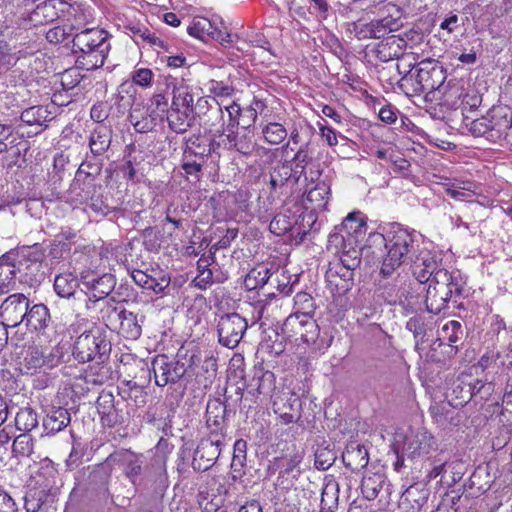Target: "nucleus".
I'll use <instances>...</instances> for the list:
<instances>
[{
    "instance_id": "obj_39",
    "label": "nucleus",
    "mask_w": 512,
    "mask_h": 512,
    "mask_svg": "<svg viewBox=\"0 0 512 512\" xmlns=\"http://www.w3.org/2000/svg\"><path fill=\"white\" fill-rule=\"evenodd\" d=\"M16 270L11 260H8V253L0 257V290L12 289L16 281Z\"/></svg>"
},
{
    "instance_id": "obj_53",
    "label": "nucleus",
    "mask_w": 512,
    "mask_h": 512,
    "mask_svg": "<svg viewBox=\"0 0 512 512\" xmlns=\"http://www.w3.org/2000/svg\"><path fill=\"white\" fill-rule=\"evenodd\" d=\"M301 461L302 456L298 453L290 456L288 459L274 458L271 464L269 465V469L275 471L278 468H284V472L286 474H291L298 469V466L301 463Z\"/></svg>"
},
{
    "instance_id": "obj_28",
    "label": "nucleus",
    "mask_w": 512,
    "mask_h": 512,
    "mask_svg": "<svg viewBox=\"0 0 512 512\" xmlns=\"http://www.w3.org/2000/svg\"><path fill=\"white\" fill-rule=\"evenodd\" d=\"M193 113L194 111L171 106L166 114L170 129L176 133L186 132L193 124Z\"/></svg>"
},
{
    "instance_id": "obj_24",
    "label": "nucleus",
    "mask_w": 512,
    "mask_h": 512,
    "mask_svg": "<svg viewBox=\"0 0 512 512\" xmlns=\"http://www.w3.org/2000/svg\"><path fill=\"white\" fill-rule=\"evenodd\" d=\"M398 27L399 23L396 19L393 17H384L365 24L360 33L364 38L380 39L385 37L387 34L396 31Z\"/></svg>"
},
{
    "instance_id": "obj_59",
    "label": "nucleus",
    "mask_w": 512,
    "mask_h": 512,
    "mask_svg": "<svg viewBox=\"0 0 512 512\" xmlns=\"http://www.w3.org/2000/svg\"><path fill=\"white\" fill-rule=\"evenodd\" d=\"M153 72L147 68H139L132 72L131 79L133 83L141 87H148L151 84Z\"/></svg>"
},
{
    "instance_id": "obj_27",
    "label": "nucleus",
    "mask_w": 512,
    "mask_h": 512,
    "mask_svg": "<svg viewBox=\"0 0 512 512\" xmlns=\"http://www.w3.org/2000/svg\"><path fill=\"white\" fill-rule=\"evenodd\" d=\"M43 260L44 253L42 249L37 245L32 246L30 251V259L28 260L29 267L27 277H25V283L33 286L40 283L44 279Z\"/></svg>"
},
{
    "instance_id": "obj_38",
    "label": "nucleus",
    "mask_w": 512,
    "mask_h": 512,
    "mask_svg": "<svg viewBox=\"0 0 512 512\" xmlns=\"http://www.w3.org/2000/svg\"><path fill=\"white\" fill-rule=\"evenodd\" d=\"M261 130L265 142L270 145H278L282 143L288 135L285 126L279 122L271 121L262 124Z\"/></svg>"
},
{
    "instance_id": "obj_13",
    "label": "nucleus",
    "mask_w": 512,
    "mask_h": 512,
    "mask_svg": "<svg viewBox=\"0 0 512 512\" xmlns=\"http://www.w3.org/2000/svg\"><path fill=\"white\" fill-rule=\"evenodd\" d=\"M79 288L78 278L70 272L61 273L55 277L54 290L61 298L73 299L74 308L80 309L85 307L91 309L89 301L91 298L88 294Z\"/></svg>"
},
{
    "instance_id": "obj_35",
    "label": "nucleus",
    "mask_w": 512,
    "mask_h": 512,
    "mask_svg": "<svg viewBox=\"0 0 512 512\" xmlns=\"http://www.w3.org/2000/svg\"><path fill=\"white\" fill-rule=\"evenodd\" d=\"M171 106L194 111V94L192 89L183 83L174 86Z\"/></svg>"
},
{
    "instance_id": "obj_36",
    "label": "nucleus",
    "mask_w": 512,
    "mask_h": 512,
    "mask_svg": "<svg viewBox=\"0 0 512 512\" xmlns=\"http://www.w3.org/2000/svg\"><path fill=\"white\" fill-rule=\"evenodd\" d=\"M293 182L292 163L284 161L279 163L270 174V185L272 189L284 187L288 183Z\"/></svg>"
},
{
    "instance_id": "obj_29",
    "label": "nucleus",
    "mask_w": 512,
    "mask_h": 512,
    "mask_svg": "<svg viewBox=\"0 0 512 512\" xmlns=\"http://www.w3.org/2000/svg\"><path fill=\"white\" fill-rule=\"evenodd\" d=\"M51 320L49 309L44 304L28 306L24 322L27 327L41 331L47 328Z\"/></svg>"
},
{
    "instance_id": "obj_2",
    "label": "nucleus",
    "mask_w": 512,
    "mask_h": 512,
    "mask_svg": "<svg viewBox=\"0 0 512 512\" xmlns=\"http://www.w3.org/2000/svg\"><path fill=\"white\" fill-rule=\"evenodd\" d=\"M72 43L73 51L79 54L77 63L86 70L102 67L111 48L108 33L96 27L75 33Z\"/></svg>"
},
{
    "instance_id": "obj_18",
    "label": "nucleus",
    "mask_w": 512,
    "mask_h": 512,
    "mask_svg": "<svg viewBox=\"0 0 512 512\" xmlns=\"http://www.w3.org/2000/svg\"><path fill=\"white\" fill-rule=\"evenodd\" d=\"M107 460L114 465L122 467L125 475L132 483H134L135 479L141 474L144 464L142 454H137L125 449L117 450L110 454Z\"/></svg>"
},
{
    "instance_id": "obj_34",
    "label": "nucleus",
    "mask_w": 512,
    "mask_h": 512,
    "mask_svg": "<svg viewBox=\"0 0 512 512\" xmlns=\"http://www.w3.org/2000/svg\"><path fill=\"white\" fill-rule=\"evenodd\" d=\"M187 32L195 38L206 41L211 38L212 34L216 33V26L208 18L197 16L188 26Z\"/></svg>"
},
{
    "instance_id": "obj_15",
    "label": "nucleus",
    "mask_w": 512,
    "mask_h": 512,
    "mask_svg": "<svg viewBox=\"0 0 512 512\" xmlns=\"http://www.w3.org/2000/svg\"><path fill=\"white\" fill-rule=\"evenodd\" d=\"M57 362L58 359L52 353L46 355L41 347L32 345L23 351L18 368L23 374H34L42 367H54Z\"/></svg>"
},
{
    "instance_id": "obj_26",
    "label": "nucleus",
    "mask_w": 512,
    "mask_h": 512,
    "mask_svg": "<svg viewBox=\"0 0 512 512\" xmlns=\"http://www.w3.org/2000/svg\"><path fill=\"white\" fill-rule=\"evenodd\" d=\"M115 284L116 280L112 274H104L97 279H93L91 282V295H88L91 298L89 305L92 307V305L103 301V306L105 301H107V296L113 291Z\"/></svg>"
},
{
    "instance_id": "obj_22",
    "label": "nucleus",
    "mask_w": 512,
    "mask_h": 512,
    "mask_svg": "<svg viewBox=\"0 0 512 512\" xmlns=\"http://www.w3.org/2000/svg\"><path fill=\"white\" fill-rule=\"evenodd\" d=\"M412 269L416 279L420 282L430 281L437 269V262L434 255L428 250H422L413 257Z\"/></svg>"
},
{
    "instance_id": "obj_6",
    "label": "nucleus",
    "mask_w": 512,
    "mask_h": 512,
    "mask_svg": "<svg viewBox=\"0 0 512 512\" xmlns=\"http://www.w3.org/2000/svg\"><path fill=\"white\" fill-rule=\"evenodd\" d=\"M433 436L424 428L410 430L405 433L396 431L393 436L391 449L394 453L406 455L408 459L421 458L428 455L434 449Z\"/></svg>"
},
{
    "instance_id": "obj_21",
    "label": "nucleus",
    "mask_w": 512,
    "mask_h": 512,
    "mask_svg": "<svg viewBox=\"0 0 512 512\" xmlns=\"http://www.w3.org/2000/svg\"><path fill=\"white\" fill-rule=\"evenodd\" d=\"M216 133L225 137V145H227L229 149H235L244 155L251 154L254 149V143L249 131L242 130L238 127L227 130H216Z\"/></svg>"
},
{
    "instance_id": "obj_17",
    "label": "nucleus",
    "mask_w": 512,
    "mask_h": 512,
    "mask_svg": "<svg viewBox=\"0 0 512 512\" xmlns=\"http://www.w3.org/2000/svg\"><path fill=\"white\" fill-rule=\"evenodd\" d=\"M68 4L62 0H46L38 4L28 16L33 26L47 25L66 16Z\"/></svg>"
},
{
    "instance_id": "obj_11",
    "label": "nucleus",
    "mask_w": 512,
    "mask_h": 512,
    "mask_svg": "<svg viewBox=\"0 0 512 512\" xmlns=\"http://www.w3.org/2000/svg\"><path fill=\"white\" fill-rule=\"evenodd\" d=\"M151 369L154 374L155 383L159 387L176 383L186 373L184 363L169 359L166 355H157L151 363Z\"/></svg>"
},
{
    "instance_id": "obj_40",
    "label": "nucleus",
    "mask_w": 512,
    "mask_h": 512,
    "mask_svg": "<svg viewBox=\"0 0 512 512\" xmlns=\"http://www.w3.org/2000/svg\"><path fill=\"white\" fill-rule=\"evenodd\" d=\"M22 122L28 125L42 126L53 119L51 112L44 106H32L21 113Z\"/></svg>"
},
{
    "instance_id": "obj_55",
    "label": "nucleus",
    "mask_w": 512,
    "mask_h": 512,
    "mask_svg": "<svg viewBox=\"0 0 512 512\" xmlns=\"http://www.w3.org/2000/svg\"><path fill=\"white\" fill-rule=\"evenodd\" d=\"M336 460V454L328 448H318L315 452V466L321 470H327Z\"/></svg>"
},
{
    "instance_id": "obj_32",
    "label": "nucleus",
    "mask_w": 512,
    "mask_h": 512,
    "mask_svg": "<svg viewBox=\"0 0 512 512\" xmlns=\"http://www.w3.org/2000/svg\"><path fill=\"white\" fill-rule=\"evenodd\" d=\"M216 490L217 494L204 490L199 492L198 504L204 512H217L223 505L224 499L222 495L226 494L227 490L221 483H218Z\"/></svg>"
},
{
    "instance_id": "obj_9",
    "label": "nucleus",
    "mask_w": 512,
    "mask_h": 512,
    "mask_svg": "<svg viewBox=\"0 0 512 512\" xmlns=\"http://www.w3.org/2000/svg\"><path fill=\"white\" fill-rule=\"evenodd\" d=\"M224 441L225 434L217 431H213L209 434L208 438L201 440L194 452L192 460L193 469L196 471H206L212 467L221 453Z\"/></svg>"
},
{
    "instance_id": "obj_44",
    "label": "nucleus",
    "mask_w": 512,
    "mask_h": 512,
    "mask_svg": "<svg viewBox=\"0 0 512 512\" xmlns=\"http://www.w3.org/2000/svg\"><path fill=\"white\" fill-rule=\"evenodd\" d=\"M270 277V270L266 266L260 265L250 270L245 278L244 283L248 290H255L257 288L263 287L268 282Z\"/></svg>"
},
{
    "instance_id": "obj_45",
    "label": "nucleus",
    "mask_w": 512,
    "mask_h": 512,
    "mask_svg": "<svg viewBox=\"0 0 512 512\" xmlns=\"http://www.w3.org/2000/svg\"><path fill=\"white\" fill-rule=\"evenodd\" d=\"M15 425L19 431L25 433L33 430L38 425V417L34 410L31 408L21 409L15 417Z\"/></svg>"
},
{
    "instance_id": "obj_25",
    "label": "nucleus",
    "mask_w": 512,
    "mask_h": 512,
    "mask_svg": "<svg viewBox=\"0 0 512 512\" xmlns=\"http://www.w3.org/2000/svg\"><path fill=\"white\" fill-rule=\"evenodd\" d=\"M305 194L304 201L310 203V206H306L307 209L324 211L329 200L330 186L325 181H319L314 187L307 188Z\"/></svg>"
},
{
    "instance_id": "obj_56",
    "label": "nucleus",
    "mask_w": 512,
    "mask_h": 512,
    "mask_svg": "<svg viewBox=\"0 0 512 512\" xmlns=\"http://www.w3.org/2000/svg\"><path fill=\"white\" fill-rule=\"evenodd\" d=\"M153 475L152 481L157 485L158 488L164 489L168 486L166 466L162 459L155 460V464L152 466Z\"/></svg>"
},
{
    "instance_id": "obj_8",
    "label": "nucleus",
    "mask_w": 512,
    "mask_h": 512,
    "mask_svg": "<svg viewBox=\"0 0 512 512\" xmlns=\"http://www.w3.org/2000/svg\"><path fill=\"white\" fill-rule=\"evenodd\" d=\"M110 352V343L98 329L83 332L75 341L73 355L80 362H89L96 358L103 361Z\"/></svg>"
},
{
    "instance_id": "obj_30",
    "label": "nucleus",
    "mask_w": 512,
    "mask_h": 512,
    "mask_svg": "<svg viewBox=\"0 0 512 512\" xmlns=\"http://www.w3.org/2000/svg\"><path fill=\"white\" fill-rule=\"evenodd\" d=\"M112 130L106 125H98L90 135L89 146L93 155H102L110 147Z\"/></svg>"
},
{
    "instance_id": "obj_16",
    "label": "nucleus",
    "mask_w": 512,
    "mask_h": 512,
    "mask_svg": "<svg viewBox=\"0 0 512 512\" xmlns=\"http://www.w3.org/2000/svg\"><path fill=\"white\" fill-rule=\"evenodd\" d=\"M28 306L29 300L24 294L16 293L8 296L0 306L2 323L11 327L23 323Z\"/></svg>"
},
{
    "instance_id": "obj_61",
    "label": "nucleus",
    "mask_w": 512,
    "mask_h": 512,
    "mask_svg": "<svg viewBox=\"0 0 512 512\" xmlns=\"http://www.w3.org/2000/svg\"><path fill=\"white\" fill-rule=\"evenodd\" d=\"M10 51L9 45L5 41L0 40V65L5 70H8L16 60L15 56Z\"/></svg>"
},
{
    "instance_id": "obj_12",
    "label": "nucleus",
    "mask_w": 512,
    "mask_h": 512,
    "mask_svg": "<svg viewBox=\"0 0 512 512\" xmlns=\"http://www.w3.org/2000/svg\"><path fill=\"white\" fill-rule=\"evenodd\" d=\"M301 407L300 397L289 388H284L276 393L273 399V410L284 425L300 419Z\"/></svg>"
},
{
    "instance_id": "obj_46",
    "label": "nucleus",
    "mask_w": 512,
    "mask_h": 512,
    "mask_svg": "<svg viewBox=\"0 0 512 512\" xmlns=\"http://www.w3.org/2000/svg\"><path fill=\"white\" fill-rule=\"evenodd\" d=\"M251 386H255L259 394L269 395L275 388V377L270 371H258L252 379Z\"/></svg>"
},
{
    "instance_id": "obj_62",
    "label": "nucleus",
    "mask_w": 512,
    "mask_h": 512,
    "mask_svg": "<svg viewBox=\"0 0 512 512\" xmlns=\"http://www.w3.org/2000/svg\"><path fill=\"white\" fill-rule=\"evenodd\" d=\"M246 450H247V443L246 441L239 439L234 443V449H233V464L234 465H243L244 461L246 460Z\"/></svg>"
},
{
    "instance_id": "obj_33",
    "label": "nucleus",
    "mask_w": 512,
    "mask_h": 512,
    "mask_svg": "<svg viewBox=\"0 0 512 512\" xmlns=\"http://www.w3.org/2000/svg\"><path fill=\"white\" fill-rule=\"evenodd\" d=\"M226 412L225 406L218 401L209 403L206 411V423L210 429V433L213 431L223 432L224 415Z\"/></svg>"
},
{
    "instance_id": "obj_7",
    "label": "nucleus",
    "mask_w": 512,
    "mask_h": 512,
    "mask_svg": "<svg viewBox=\"0 0 512 512\" xmlns=\"http://www.w3.org/2000/svg\"><path fill=\"white\" fill-rule=\"evenodd\" d=\"M281 334L286 340L298 346H311L316 344L320 328L312 316L292 313L285 319L281 327Z\"/></svg>"
},
{
    "instance_id": "obj_43",
    "label": "nucleus",
    "mask_w": 512,
    "mask_h": 512,
    "mask_svg": "<svg viewBox=\"0 0 512 512\" xmlns=\"http://www.w3.org/2000/svg\"><path fill=\"white\" fill-rule=\"evenodd\" d=\"M66 15V24L73 35L77 32H80L81 30H84L85 28H88V15L83 9L71 7L68 5Z\"/></svg>"
},
{
    "instance_id": "obj_4",
    "label": "nucleus",
    "mask_w": 512,
    "mask_h": 512,
    "mask_svg": "<svg viewBox=\"0 0 512 512\" xmlns=\"http://www.w3.org/2000/svg\"><path fill=\"white\" fill-rule=\"evenodd\" d=\"M100 319L112 332L128 340H136L142 333V320L133 312L127 311L113 298L107 299L100 308Z\"/></svg>"
},
{
    "instance_id": "obj_31",
    "label": "nucleus",
    "mask_w": 512,
    "mask_h": 512,
    "mask_svg": "<svg viewBox=\"0 0 512 512\" xmlns=\"http://www.w3.org/2000/svg\"><path fill=\"white\" fill-rule=\"evenodd\" d=\"M70 413L63 407L53 408L44 418L43 427L47 433L55 434L70 423Z\"/></svg>"
},
{
    "instance_id": "obj_50",
    "label": "nucleus",
    "mask_w": 512,
    "mask_h": 512,
    "mask_svg": "<svg viewBox=\"0 0 512 512\" xmlns=\"http://www.w3.org/2000/svg\"><path fill=\"white\" fill-rule=\"evenodd\" d=\"M294 313L312 316L315 310V302L312 296L306 292H298L294 297Z\"/></svg>"
},
{
    "instance_id": "obj_51",
    "label": "nucleus",
    "mask_w": 512,
    "mask_h": 512,
    "mask_svg": "<svg viewBox=\"0 0 512 512\" xmlns=\"http://www.w3.org/2000/svg\"><path fill=\"white\" fill-rule=\"evenodd\" d=\"M462 334L461 324L458 321L452 320L444 324L438 332L439 339L447 340L449 345L456 343Z\"/></svg>"
},
{
    "instance_id": "obj_47",
    "label": "nucleus",
    "mask_w": 512,
    "mask_h": 512,
    "mask_svg": "<svg viewBox=\"0 0 512 512\" xmlns=\"http://www.w3.org/2000/svg\"><path fill=\"white\" fill-rule=\"evenodd\" d=\"M130 122L137 132L146 133L156 126V117L146 115L140 110H133L130 114Z\"/></svg>"
},
{
    "instance_id": "obj_5",
    "label": "nucleus",
    "mask_w": 512,
    "mask_h": 512,
    "mask_svg": "<svg viewBox=\"0 0 512 512\" xmlns=\"http://www.w3.org/2000/svg\"><path fill=\"white\" fill-rule=\"evenodd\" d=\"M446 79L445 70L434 60H423L416 68L415 76H404L401 79L400 86L405 90L406 94H420L438 89Z\"/></svg>"
},
{
    "instance_id": "obj_41",
    "label": "nucleus",
    "mask_w": 512,
    "mask_h": 512,
    "mask_svg": "<svg viewBox=\"0 0 512 512\" xmlns=\"http://www.w3.org/2000/svg\"><path fill=\"white\" fill-rule=\"evenodd\" d=\"M348 245L349 250H340L338 262L342 263V265L356 269L361 261V251L360 248L356 245V237L348 236Z\"/></svg>"
},
{
    "instance_id": "obj_14",
    "label": "nucleus",
    "mask_w": 512,
    "mask_h": 512,
    "mask_svg": "<svg viewBox=\"0 0 512 512\" xmlns=\"http://www.w3.org/2000/svg\"><path fill=\"white\" fill-rule=\"evenodd\" d=\"M242 108L235 102L228 105L218 104L209 111L210 126L216 130L238 128L241 124Z\"/></svg>"
},
{
    "instance_id": "obj_10",
    "label": "nucleus",
    "mask_w": 512,
    "mask_h": 512,
    "mask_svg": "<svg viewBox=\"0 0 512 512\" xmlns=\"http://www.w3.org/2000/svg\"><path fill=\"white\" fill-rule=\"evenodd\" d=\"M248 328L245 318L238 313H229L219 317L217 333L219 343L227 348H235Z\"/></svg>"
},
{
    "instance_id": "obj_52",
    "label": "nucleus",
    "mask_w": 512,
    "mask_h": 512,
    "mask_svg": "<svg viewBox=\"0 0 512 512\" xmlns=\"http://www.w3.org/2000/svg\"><path fill=\"white\" fill-rule=\"evenodd\" d=\"M170 284V277L163 271L152 270L147 284L148 290L156 294L162 293Z\"/></svg>"
},
{
    "instance_id": "obj_49",
    "label": "nucleus",
    "mask_w": 512,
    "mask_h": 512,
    "mask_svg": "<svg viewBox=\"0 0 512 512\" xmlns=\"http://www.w3.org/2000/svg\"><path fill=\"white\" fill-rule=\"evenodd\" d=\"M477 184L474 182H459L446 190L447 194L457 200L465 201L471 195L476 194Z\"/></svg>"
},
{
    "instance_id": "obj_37",
    "label": "nucleus",
    "mask_w": 512,
    "mask_h": 512,
    "mask_svg": "<svg viewBox=\"0 0 512 512\" xmlns=\"http://www.w3.org/2000/svg\"><path fill=\"white\" fill-rule=\"evenodd\" d=\"M31 247L23 248L19 251L8 252V260H11L15 266L16 277L20 282L25 283V277L28 272V260L30 259Z\"/></svg>"
},
{
    "instance_id": "obj_57",
    "label": "nucleus",
    "mask_w": 512,
    "mask_h": 512,
    "mask_svg": "<svg viewBox=\"0 0 512 512\" xmlns=\"http://www.w3.org/2000/svg\"><path fill=\"white\" fill-rule=\"evenodd\" d=\"M70 36L73 37V34L72 32H70V29L68 28L67 24L63 26H55L49 29L46 33L47 41L53 44L62 43Z\"/></svg>"
},
{
    "instance_id": "obj_60",
    "label": "nucleus",
    "mask_w": 512,
    "mask_h": 512,
    "mask_svg": "<svg viewBox=\"0 0 512 512\" xmlns=\"http://www.w3.org/2000/svg\"><path fill=\"white\" fill-rule=\"evenodd\" d=\"M335 248V252L339 253L340 250H349L348 237L340 233L331 234L328 238V249Z\"/></svg>"
},
{
    "instance_id": "obj_48",
    "label": "nucleus",
    "mask_w": 512,
    "mask_h": 512,
    "mask_svg": "<svg viewBox=\"0 0 512 512\" xmlns=\"http://www.w3.org/2000/svg\"><path fill=\"white\" fill-rule=\"evenodd\" d=\"M342 227L346 230L348 236L357 237L365 232L366 223L360 213H350L343 220Z\"/></svg>"
},
{
    "instance_id": "obj_19",
    "label": "nucleus",
    "mask_w": 512,
    "mask_h": 512,
    "mask_svg": "<svg viewBox=\"0 0 512 512\" xmlns=\"http://www.w3.org/2000/svg\"><path fill=\"white\" fill-rule=\"evenodd\" d=\"M354 269L348 268L337 260L330 262L326 271V280L332 291L344 294L353 284Z\"/></svg>"
},
{
    "instance_id": "obj_23",
    "label": "nucleus",
    "mask_w": 512,
    "mask_h": 512,
    "mask_svg": "<svg viewBox=\"0 0 512 512\" xmlns=\"http://www.w3.org/2000/svg\"><path fill=\"white\" fill-rule=\"evenodd\" d=\"M343 463L353 471L360 470L368 465L369 455L367 449L356 443H349L342 454Z\"/></svg>"
},
{
    "instance_id": "obj_58",
    "label": "nucleus",
    "mask_w": 512,
    "mask_h": 512,
    "mask_svg": "<svg viewBox=\"0 0 512 512\" xmlns=\"http://www.w3.org/2000/svg\"><path fill=\"white\" fill-rule=\"evenodd\" d=\"M430 414L437 423H443L448 419V414L452 411L450 403L434 402L430 406Z\"/></svg>"
},
{
    "instance_id": "obj_64",
    "label": "nucleus",
    "mask_w": 512,
    "mask_h": 512,
    "mask_svg": "<svg viewBox=\"0 0 512 512\" xmlns=\"http://www.w3.org/2000/svg\"><path fill=\"white\" fill-rule=\"evenodd\" d=\"M17 505L12 497L5 492L0 490V512H17Z\"/></svg>"
},
{
    "instance_id": "obj_20",
    "label": "nucleus",
    "mask_w": 512,
    "mask_h": 512,
    "mask_svg": "<svg viewBox=\"0 0 512 512\" xmlns=\"http://www.w3.org/2000/svg\"><path fill=\"white\" fill-rule=\"evenodd\" d=\"M429 497L428 488L417 483L409 486L401 495L399 509L401 512H419Z\"/></svg>"
},
{
    "instance_id": "obj_54",
    "label": "nucleus",
    "mask_w": 512,
    "mask_h": 512,
    "mask_svg": "<svg viewBox=\"0 0 512 512\" xmlns=\"http://www.w3.org/2000/svg\"><path fill=\"white\" fill-rule=\"evenodd\" d=\"M33 449L32 437L23 433L17 436L12 444V452L16 456H28L31 454Z\"/></svg>"
},
{
    "instance_id": "obj_42",
    "label": "nucleus",
    "mask_w": 512,
    "mask_h": 512,
    "mask_svg": "<svg viewBox=\"0 0 512 512\" xmlns=\"http://www.w3.org/2000/svg\"><path fill=\"white\" fill-rule=\"evenodd\" d=\"M384 483V476L382 474L374 473L363 477L361 482V491L367 500L375 499Z\"/></svg>"
},
{
    "instance_id": "obj_3",
    "label": "nucleus",
    "mask_w": 512,
    "mask_h": 512,
    "mask_svg": "<svg viewBox=\"0 0 512 512\" xmlns=\"http://www.w3.org/2000/svg\"><path fill=\"white\" fill-rule=\"evenodd\" d=\"M461 293L462 285L458 277L446 269H439L429 281L426 290V309L429 313L437 315L445 311L449 301Z\"/></svg>"
},
{
    "instance_id": "obj_1",
    "label": "nucleus",
    "mask_w": 512,
    "mask_h": 512,
    "mask_svg": "<svg viewBox=\"0 0 512 512\" xmlns=\"http://www.w3.org/2000/svg\"><path fill=\"white\" fill-rule=\"evenodd\" d=\"M370 248H385L380 273L384 277L391 276L401 265L409 263L418 252L416 236L403 228H396L386 235L381 233L370 234L368 238Z\"/></svg>"
},
{
    "instance_id": "obj_63",
    "label": "nucleus",
    "mask_w": 512,
    "mask_h": 512,
    "mask_svg": "<svg viewBox=\"0 0 512 512\" xmlns=\"http://www.w3.org/2000/svg\"><path fill=\"white\" fill-rule=\"evenodd\" d=\"M193 283L199 289H206L211 286L213 283V273L211 270H203L198 272L197 276L194 278Z\"/></svg>"
}]
</instances>
